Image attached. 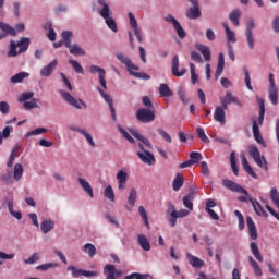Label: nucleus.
<instances>
[{"label":"nucleus","instance_id":"1","mask_svg":"<svg viewBox=\"0 0 279 279\" xmlns=\"http://www.w3.org/2000/svg\"><path fill=\"white\" fill-rule=\"evenodd\" d=\"M116 58L122 63L126 65V70L132 75V77H136V80H151V76L147 73L135 72L141 71L138 65H134L132 59L123 53H117Z\"/></svg>","mask_w":279,"mask_h":279},{"label":"nucleus","instance_id":"2","mask_svg":"<svg viewBox=\"0 0 279 279\" xmlns=\"http://www.w3.org/2000/svg\"><path fill=\"white\" fill-rule=\"evenodd\" d=\"M167 217H168V221H169L171 228H175V226L178 223V219L189 217V210L181 209L178 211V210H175V205H173L172 203H168Z\"/></svg>","mask_w":279,"mask_h":279},{"label":"nucleus","instance_id":"3","mask_svg":"<svg viewBox=\"0 0 279 279\" xmlns=\"http://www.w3.org/2000/svg\"><path fill=\"white\" fill-rule=\"evenodd\" d=\"M61 36L66 49H69L72 56H86V51H84V49H82L80 45L77 44L71 45L72 43L71 38H73V33L71 31L62 32Z\"/></svg>","mask_w":279,"mask_h":279},{"label":"nucleus","instance_id":"4","mask_svg":"<svg viewBox=\"0 0 279 279\" xmlns=\"http://www.w3.org/2000/svg\"><path fill=\"white\" fill-rule=\"evenodd\" d=\"M29 38L27 37H23L20 39V41L16 44V41L11 40L10 41V51H9V56H11L12 58H16V56L21 54V53H25V51H27V49H29Z\"/></svg>","mask_w":279,"mask_h":279},{"label":"nucleus","instance_id":"5","mask_svg":"<svg viewBox=\"0 0 279 279\" xmlns=\"http://www.w3.org/2000/svg\"><path fill=\"white\" fill-rule=\"evenodd\" d=\"M59 93H60L61 97L64 99V101H66V104H69L73 108H76V110H82V107L84 109L88 108V105H86V102H84V100L75 99V97H72L69 92L60 90Z\"/></svg>","mask_w":279,"mask_h":279},{"label":"nucleus","instance_id":"6","mask_svg":"<svg viewBox=\"0 0 279 279\" xmlns=\"http://www.w3.org/2000/svg\"><path fill=\"white\" fill-rule=\"evenodd\" d=\"M136 119L141 123H153V121H156V113L147 108H140L136 111Z\"/></svg>","mask_w":279,"mask_h":279},{"label":"nucleus","instance_id":"7","mask_svg":"<svg viewBox=\"0 0 279 279\" xmlns=\"http://www.w3.org/2000/svg\"><path fill=\"white\" fill-rule=\"evenodd\" d=\"M254 27H256V24L254 21L251 19L246 23V31H245V37H246V43L248 46V49H254L256 47L255 40H254Z\"/></svg>","mask_w":279,"mask_h":279},{"label":"nucleus","instance_id":"8","mask_svg":"<svg viewBox=\"0 0 279 279\" xmlns=\"http://www.w3.org/2000/svg\"><path fill=\"white\" fill-rule=\"evenodd\" d=\"M222 186H225V189H228V191H232V193H241L242 195H250V193H247V190H245L243 186H241L239 183L232 180H228V179L222 180Z\"/></svg>","mask_w":279,"mask_h":279},{"label":"nucleus","instance_id":"9","mask_svg":"<svg viewBox=\"0 0 279 279\" xmlns=\"http://www.w3.org/2000/svg\"><path fill=\"white\" fill-rule=\"evenodd\" d=\"M165 20L167 21V23L172 24V27H174L181 40H184V38H186V31H184V27H182V24H180V22H178V20L173 17V15L169 14L168 16H166Z\"/></svg>","mask_w":279,"mask_h":279},{"label":"nucleus","instance_id":"10","mask_svg":"<svg viewBox=\"0 0 279 279\" xmlns=\"http://www.w3.org/2000/svg\"><path fill=\"white\" fill-rule=\"evenodd\" d=\"M220 104L227 110H228V106H230V104H236V106H239L240 108H243V102H241V100H239V98L236 96L232 95V93H230V92H227L225 97L220 98Z\"/></svg>","mask_w":279,"mask_h":279},{"label":"nucleus","instance_id":"11","mask_svg":"<svg viewBox=\"0 0 279 279\" xmlns=\"http://www.w3.org/2000/svg\"><path fill=\"white\" fill-rule=\"evenodd\" d=\"M89 73H92V75H97V73H98L100 86L105 90L108 89V86L106 85V70L104 68H100L98 65H90L89 66Z\"/></svg>","mask_w":279,"mask_h":279},{"label":"nucleus","instance_id":"12","mask_svg":"<svg viewBox=\"0 0 279 279\" xmlns=\"http://www.w3.org/2000/svg\"><path fill=\"white\" fill-rule=\"evenodd\" d=\"M171 72L174 77H184L186 75V69L182 68L180 71V57L178 54L172 58Z\"/></svg>","mask_w":279,"mask_h":279},{"label":"nucleus","instance_id":"13","mask_svg":"<svg viewBox=\"0 0 279 279\" xmlns=\"http://www.w3.org/2000/svg\"><path fill=\"white\" fill-rule=\"evenodd\" d=\"M137 156L144 165H148L151 167L153 165H156V157H154V154L150 151H147L146 149H143V151H137Z\"/></svg>","mask_w":279,"mask_h":279},{"label":"nucleus","instance_id":"14","mask_svg":"<svg viewBox=\"0 0 279 279\" xmlns=\"http://www.w3.org/2000/svg\"><path fill=\"white\" fill-rule=\"evenodd\" d=\"M193 7H190L186 12L185 16L186 19H190V21H195L202 16V11L199 10V2L192 3Z\"/></svg>","mask_w":279,"mask_h":279},{"label":"nucleus","instance_id":"15","mask_svg":"<svg viewBox=\"0 0 279 279\" xmlns=\"http://www.w3.org/2000/svg\"><path fill=\"white\" fill-rule=\"evenodd\" d=\"M130 25L134 29V34L138 43H143V35L141 33V28H138V22H136V17L132 12L129 13Z\"/></svg>","mask_w":279,"mask_h":279},{"label":"nucleus","instance_id":"16","mask_svg":"<svg viewBox=\"0 0 279 279\" xmlns=\"http://www.w3.org/2000/svg\"><path fill=\"white\" fill-rule=\"evenodd\" d=\"M246 225L248 228L250 239H252V241H256V239H258V230H256V223H254V219H252V216L246 217Z\"/></svg>","mask_w":279,"mask_h":279},{"label":"nucleus","instance_id":"17","mask_svg":"<svg viewBox=\"0 0 279 279\" xmlns=\"http://www.w3.org/2000/svg\"><path fill=\"white\" fill-rule=\"evenodd\" d=\"M0 29L1 32H4V33H0V40H3V38H7L8 35L16 36V29H14V27H12L10 24L0 22Z\"/></svg>","mask_w":279,"mask_h":279},{"label":"nucleus","instance_id":"18","mask_svg":"<svg viewBox=\"0 0 279 279\" xmlns=\"http://www.w3.org/2000/svg\"><path fill=\"white\" fill-rule=\"evenodd\" d=\"M58 66V60H53L48 65L44 66L40 70L41 77H51L53 71H56V68Z\"/></svg>","mask_w":279,"mask_h":279},{"label":"nucleus","instance_id":"19","mask_svg":"<svg viewBox=\"0 0 279 279\" xmlns=\"http://www.w3.org/2000/svg\"><path fill=\"white\" fill-rule=\"evenodd\" d=\"M101 97L105 99V101L108 104L110 112H111V117L113 121H117V110L114 109V105L112 99L110 98V96L108 94H105L104 90L101 88H98Z\"/></svg>","mask_w":279,"mask_h":279},{"label":"nucleus","instance_id":"20","mask_svg":"<svg viewBox=\"0 0 279 279\" xmlns=\"http://www.w3.org/2000/svg\"><path fill=\"white\" fill-rule=\"evenodd\" d=\"M226 108L222 106H217L214 111V120L217 121V123H226Z\"/></svg>","mask_w":279,"mask_h":279},{"label":"nucleus","instance_id":"21","mask_svg":"<svg viewBox=\"0 0 279 279\" xmlns=\"http://www.w3.org/2000/svg\"><path fill=\"white\" fill-rule=\"evenodd\" d=\"M196 49L204 57L205 62H210L213 54L210 52V48L204 44H196Z\"/></svg>","mask_w":279,"mask_h":279},{"label":"nucleus","instance_id":"22","mask_svg":"<svg viewBox=\"0 0 279 279\" xmlns=\"http://www.w3.org/2000/svg\"><path fill=\"white\" fill-rule=\"evenodd\" d=\"M225 66H226V57L223 56V52H220L218 57L216 73H215L216 80H219V77H221V73H223Z\"/></svg>","mask_w":279,"mask_h":279},{"label":"nucleus","instance_id":"23","mask_svg":"<svg viewBox=\"0 0 279 279\" xmlns=\"http://www.w3.org/2000/svg\"><path fill=\"white\" fill-rule=\"evenodd\" d=\"M116 178L118 180V189L123 191L125 189V184H128V172L120 170Z\"/></svg>","mask_w":279,"mask_h":279},{"label":"nucleus","instance_id":"24","mask_svg":"<svg viewBox=\"0 0 279 279\" xmlns=\"http://www.w3.org/2000/svg\"><path fill=\"white\" fill-rule=\"evenodd\" d=\"M137 243L144 252H149L151 250V244L149 243V240L145 234H138L137 235Z\"/></svg>","mask_w":279,"mask_h":279},{"label":"nucleus","instance_id":"25","mask_svg":"<svg viewBox=\"0 0 279 279\" xmlns=\"http://www.w3.org/2000/svg\"><path fill=\"white\" fill-rule=\"evenodd\" d=\"M41 232L44 234H49V232H51V230H53V228H56V222H53V220L51 219H46L41 221Z\"/></svg>","mask_w":279,"mask_h":279},{"label":"nucleus","instance_id":"26","mask_svg":"<svg viewBox=\"0 0 279 279\" xmlns=\"http://www.w3.org/2000/svg\"><path fill=\"white\" fill-rule=\"evenodd\" d=\"M112 12L110 11V8H109V11L107 12V16H102V19H105V23L109 27V29H111V32H118L117 22L114 21V19L110 16Z\"/></svg>","mask_w":279,"mask_h":279},{"label":"nucleus","instance_id":"27","mask_svg":"<svg viewBox=\"0 0 279 279\" xmlns=\"http://www.w3.org/2000/svg\"><path fill=\"white\" fill-rule=\"evenodd\" d=\"M256 215H259L262 217H267V211L265 210V208H263V205H260V203L256 199L251 198L250 199Z\"/></svg>","mask_w":279,"mask_h":279},{"label":"nucleus","instance_id":"28","mask_svg":"<svg viewBox=\"0 0 279 279\" xmlns=\"http://www.w3.org/2000/svg\"><path fill=\"white\" fill-rule=\"evenodd\" d=\"M240 19H241V10H240V9H234V10L229 14V20L231 21V23H232L235 27H239V25H241Z\"/></svg>","mask_w":279,"mask_h":279},{"label":"nucleus","instance_id":"29","mask_svg":"<svg viewBox=\"0 0 279 279\" xmlns=\"http://www.w3.org/2000/svg\"><path fill=\"white\" fill-rule=\"evenodd\" d=\"M78 182L82 186V189L85 191V193H87V195H89V197H95V194L93 193V186H90V183H88V181H86V179H82L78 178Z\"/></svg>","mask_w":279,"mask_h":279},{"label":"nucleus","instance_id":"30","mask_svg":"<svg viewBox=\"0 0 279 279\" xmlns=\"http://www.w3.org/2000/svg\"><path fill=\"white\" fill-rule=\"evenodd\" d=\"M184 186V177H182L181 173H177L173 183H172V189L173 191H180Z\"/></svg>","mask_w":279,"mask_h":279},{"label":"nucleus","instance_id":"31","mask_svg":"<svg viewBox=\"0 0 279 279\" xmlns=\"http://www.w3.org/2000/svg\"><path fill=\"white\" fill-rule=\"evenodd\" d=\"M225 27V32L227 34V43L230 45V43H236V35L234 34L233 31L230 29V26L228 24L223 23L222 24Z\"/></svg>","mask_w":279,"mask_h":279},{"label":"nucleus","instance_id":"32","mask_svg":"<svg viewBox=\"0 0 279 279\" xmlns=\"http://www.w3.org/2000/svg\"><path fill=\"white\" fill-rule=\"evenodd\" d=\"M104 274L107 275V279H114L117 276V268H114V265L107 264L104 268Z\"/></svg>","mask_w":279,"mask_h":279},{"label":"nucleus","instance_id":"33","mask_svg":"<svg viewBox=\"0 0 279 279\" xmlns=\"http://www.w3.org/2000/svg\"><path fill=\"white\" fill-rule=\"evenodd\" d=\"M159 95L161 97H173V92L171 90V88H169V85L166 83H162L159 86Z\"/></svg>","mask_w":279,"mask_h":279},{"label":"nucleus","instance_id":"34","mask_svg":"<svg viewBox=\"0 0 279 279\" xmlns=\"http://www.w3.org/2000/svg\"><path fill=\"white\" fill-rule=\"evenodd\" d=\"M257 104L259 106L258 122L259 125H263V121H265V100L263 98H257Z\"/></svg>","mask_w":279,"mask_h":279},{"label":"nucleus","instance_id":"35","mask_svg":"<svg viewBox=\"0 0 279 279\" xmlns=\"http://www.w3.org/2000/svg\"><path fill=\"white\" fill-rule=\"evenodd\" d=\"M187 258L192 267H196L197 269L204 267V260L199 259V257H195L191 254H187Z\"/></svg>","mask_w":279,"mask_h":279},{"label":"nucleus","instance_id":"36","mask_svg":"<svg viewBox=\"0 0 279 279\" xmlns=\"http://www.w3.org/2000/svg\"><path fill=\"white\" fill-rule=\"evenodd\" d=\"M29 75V73L27 72H20L15 75H13L10 80L11 84H21V82H23V80H25V77H27Z\"/></svg>","mask_w":279,"mask_h":279},{"label":"nucleus","instance_id":"37","mask_svg":"<svg viewBox=\"0 0 279 279\" xmlns=\"http://www.w3.org/2000/svg\"><path fill=\"white\" fill-rule=\"evenodd\" d=\"M13 178L19 182L21 178H23V165L21 163H15L14 165V170H13Z\"/></svg>","mask_w":279,"mask_h":279},{"label":"nucleus","instance_id":"38","mask_svg":"<svg viewBox=\"0 0 279 279\" xmlns=\"http://www.w3.org/2000/svg\"><path fill=\"white\" fill-rule=\"evenodd\" d=\"M251 251L253 256H255V258L259 260V263H263V255H260V251L258 250V245L256 244V242L251 243Z\"/></svg>","mask_w":279,"mask_h":279},{"label":"nucleus","instance_id":"39","mask_svg":"<svg viewBox=\"0 0 279 279\" xmlns=\"http://www.w3.org/2000/svg\"><path fill=\"white\" fill-rule=\"evenodd\" d=\"M230 165L234 175H239V167L236 166V154L234 151L230 154Z\"/></svg>","mask_w":279,"mask_h":279},{"label":"nucleus","instance_id":"40","mask_svg":"<svg viewBox=\"0 0 279 279\" xmlns=\"http://www.w3.org/2000/svg\"><path fill=\"white\" fill-rule=\"evenodd\" d=\"M69 64L72 65V69L75 71V73H80L81 75H84V68L82 66V64H80V62L73 59H70Z\"/></svg>","mask_w":279,"mask_h":279},{"label":"nucleus","instance_id":"41","mask_svg":"<svg viewBox=\"0 0 279 279\" xmlns=\"http://www.w3.org/2000/svg\"><path fill=\"white\" fill-rule=\"evenodd\" d=\"M137 195L138 193L136 192V189H132L128 197V204H130L131 208H134L136 205Z\"/></svg>","mask_w":279,"mask_h":279},{"label":"nucleus","instance_id":"42","mask_svg":"<svg viewBox=\"0 0 279 279\" xmlns=\"http://www.w3.org/2000/svg\"><path fill=\"white\" fill-rule=\"evenodd\" d=\"M83 250H84V252H86V254H88V256L90 258H93V256H95V254H97V248L92 243L85 244L83 246Z\"/></svg>","mask_w":279,"mask_h":279},{"label":"nucleus","instance_id":"43","mask_svg":"<svg viewBox=\"0 0 279 279\" xmlns=\"http://www.w3.org/2000/svg\"><path fill=\"white\" fill-rule=\"evenodd\" d=\"M98 5H101V10L99 11L100 16H108V12L110 9V5L106 2V0H98Z\"/></svg>","mask_w":279,"mask_h":279},{"label":"nucleus","instance_id":"44","mask_svg":"<svg viewBox=\"0 0 279 279\" xmlns=\"http://www.w3.org/2000/svg\"><path fill=\"white\" fill-rule=\"evenodd\" d=\"M138 213L142 217V220L144 221V225L149 230V218L147 217V210H145L144 206L138 207Z\"/></svg>","mask_w":279,"mask_h":279},{"label":"nucleus","instance_id":"45","mask_svg":"<svg viewBox=\"0 0 279 279\" xmlns=\"http://www.w3.org/2000/svg\"><path fill=\"white\" fill-rule=\"evenodd\" d=\"M269 100L272 106H278V88L268 89Z\"/></svg>","mask_w":279,"mask_h":279},{"label":"nucleus","instance_id":"46","mask_svg":"<svg viewBox=\"0 0 279 279\" xmlns=\"http://www.w3.org/2000/svg\"><path fill=\"white\" fill-rule=\"evenodd\" d=\"M177 95L182 104H189V98L186 97V90H184V87H178Z\"/></svg>","mask_w":279,"mask_h":279},{"label":"nucleus","instance_id":"47","mask_svg":"<svg viewBox=\"0 0 279 279\" xmlns=\"http://www.w3.org/2000/svg\"><path fill=\"white\" fill-rule=\"evenodd\" d=\"M196 134L203 143H210V138H208V135H206V132L202 129V126L196 128Z\"/></svg>","mask_w":279,"mask_h":279},{"label":"nucleus","instance_id":"48","mask_svg":"<svg viewBox=\"0 0 279 279\" xmlns=\"http://www.w3.org/2000/svg\"><path fill=\"white\" fill-rule=\"evenodd\" d=\"M270 199L272 201L275 206H277V208L279 209V193H278V190L276 187H272L270 190Z\"/></svg>","mask_w":279,"mask_h":279},{"label":"nucleus","instance_id":"49","mask_svg":"<svg viewBox=\"0 0 279 279\" xmlns=\"http://www.w3.org/2000/svg\"><path fill=\"white\" fill-rule=\"evenodd\" d=\"M104 195L107 199H109V202H114V190L112 189V185H108L105 189Z\"/></svg>","mask_w":279,"mask_h":279},{"label":"nucleus","instance_id":"50","mask_svg":"<svg viewBox=\"0 0 279 279\" xmlns=\"http://www.w3.org/2000/svg\"><path fill=\"white\" fill-rule=\"evenodd\" d=\"M33 97H34V92H26V93H23L17 98V101H20V104H25L26 101H29V99H33Z\"/></svg>","mask_w":279,"mask_h":279},{"label":"nucleus","instance_id":"51","mask_svg":"<svg viewBox=\"0 0 279 279\" xmlns=\"http://www.w3.org/2000/svg\"><path fill=\"white\" fill-rule=\"evenodd\" d=\"M235 217H238L239 221V230L245 229V218L243 217V214H241L238 209L234 210Z\"/></svg>","mask_w":279,"mask_h":279},{"label":"nucleus","instance_id":"52","mask_svg":"<svg viewBox=\"0 0 279 279\" xmlns=\"http://www.w3.org/2000/svg\"><path fill=\"white\" fill-rule=\"evenodd\" d=\"M190 73H191V82H192V84L196 85L197 84V80L199 78V76L195 72V64L194 63H190Z\"/></svg>","mask_w":279,"mask_h":279},{"label":"nucleus","instance_id":"53","mask_svg":"<svg viewBox=\"0 0 279 279\" xmlns=\"http://www.w3.org/2000/svg\"><path fill=\"white\" fill-rule=\"evenodd\" d=\"M202 158H204L202 156V153L192 151L190 154V161H192V165H197V162H199V160H202Z\"/></svg>","mask_w":279,"mask_h":279},{"label":"nucleus","instance_id":"54","mask_svg":"<svg viewBox=\"0 0 279 279\" xmlns=\"http://www.w3.org/2000/svg\"><path fill=\"white\" fill-rule=\"evenodd\" d=\"M25 110H33V108H38V99L33 98L32 101H26L23 104Z\"/></svg>","mask_w":279,"mask_h":279},{"label":"nucleus","instance_id":"55","mask_svg":"<svg viewBox=\"0 0 279 279\" xmlns=\"http://www.w3.org/2000/svg\"><path fill=\"white\" fill-rule=\"evenodd\" d=\"M118 131L120 132V134H122V136H124L126 138V141H129V143L134 144V137H132V135H130V133H128V131H125V129H123V126L118 125Z\"/></svg>","mask_w":279,"mask_h":279},{"label":"nucleus","instance_id":"56","mask_svg":"<svg viewBox=\"0 0 279 279\" xmlns=\"http://www.w3.org/2000/svg\"><path fill=\"white\" fill-rule=\"evenodd\" d=\"M244 71V82L248 90H254V87L252 86V80L250 78V71L246 70V68L243 69Z\"/></svg>","mask_w":279,"mask_h":279},{"label":"nucleus","instance_id":"57","mask_svg":"<svg viewBox=\"0 0 279 279\" xmlns=\"http://www.w3.org/2000/svg\"><path fill=\"white\" fill-rule=\"evenodd\" d=\"M56 267H58V264L48 263V264H43V265L37 266V270L38 271H47L48 269H53Z\"/></svg>","mask_w":279,"mask_h":279},{"label":"nucleus","instance_id":"58","mask_svg":"<svg viewBox=\"0 0 279 279\" xmlns=\"http://www.w3.org/2000/svg\"><path fill=\"white\" fill-rule=\"evenodd\" d=\"M68 271H72L73 278H80V276H84V270L75 268V266H69Z\"/></svg>","mask_w":279,"mask_h":279},{"label":"nucleus","instance_id":"59","mask_svg":"<svg viewBox=\"0 0 279 279\" xmlns=\"http://www.w3.org/2000/svg\"><path fill=\"white\" fill-rule=\"evenodd\" d=\"M157 132L163 138V141L166 143H173V140L171 138V135H169V133H167L165 130L157 129Z\"/></svg>","mask_w":279,"mask_h":279},{"label":"nucleus","instance_id":"60","mask_svg":"<svg viewBox=\"0 0 279 279\" xmlns=\"http://www.w3.org/2000/svg\"><path fill=\"white\" fill-rule=\"evenodd\" d=\"M254 161L256 162V165H258V167H260V169H265V171H267L268 167H267V160L265 159V157H257L254 159Z\"/></svg>","mask_w":279,"mask_h":279},{"label":"nucleus","instance_id":"61","mask_svg":"<svg viewBox=\"0 0 279 279\" xmlns=\"http://www.w3.org/2000/svg\"><path fill=\"white\" fill-rule=\"evenodd\" d=\"M0 112L2 114H10V104L8 101H0Z\"/></svg>","mask_w":279,"mask_h":279},{"label":"nucleus","instance_id":"62","mask_svg":"<svg viewBox=\"0 0 279 279\" xmlns=\"http://www.w3.org/2000/svg\"><path fill=\"white\" fill-rule=\"evenodd\" d=\"M250 156L255 160L260 157V150L256 146H250Z\"/></svg>","mask_w":279,"mask_h":279},{"label":"nucleus","instance_id":"63","mask_svg":"<svg viewBox=\"0 0 279 279\" xmlns=\"http://www.w3.org/2000/svg\"><path fill=\"white\" fill-rule=\"evenodd\" d=\"M40 259V255L38 253H34L28 259H25L26 265H34L37 260Z\"/></svg>","mask_w":279,"mask_h":279},{"label":"nucleus","instance_id":"64","mask_svg":"<svg viewBox=\"0 0 279 279\" xmlns=\"http://www.w3.org/2000/svg\"><path fill=\"white\" fill-rule=\"evenodd\" d=\"M191 60H193V62H202V54H199V52L197 51H192L191 52Z\"/></svg>","mask_w":279,"mask_h":279}]
</instances>
